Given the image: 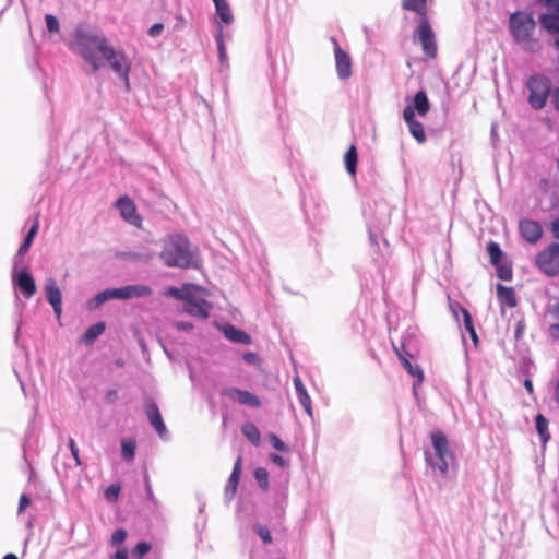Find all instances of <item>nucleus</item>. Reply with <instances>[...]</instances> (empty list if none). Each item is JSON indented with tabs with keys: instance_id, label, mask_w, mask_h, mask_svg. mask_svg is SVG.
<instances>
[{
	"instance_id": "f257e3e1",
	"label": "nucleus",
	"mask_w": 559,
	"mask_h": 559,
	"mask_svg": "<svg viewBox=\"0 0 559 559\" xmlns=\"http://www.w3.org/2000/svg\"><path fill=\"white\" fill-rule=\"evenodd\" d=\"M70 49L91 67L92 73L97 72L102 67L96 56V52H99L129 88L130 62L124 52L116 50L100 31L86 23H80L74 29Z\"/></svg>"
},
{
	"instance_id": "f03ea898",
	"label": "nucleus",
	"mask_w": 559,
	"mask_h": 559,
	"mask_svg": "<svg viewBox=\"0 0 559 559\" xmlns=\"http://www.w3.org/2000/svg\"><path fill=\"white\" fill-rule=\"evenodd\" d=\"M159 258L167 267L198 269L199 250L182 234H173L163 240Z\"/></svg>"
},
{
	"instance_id": "7ed1b4c3",
	"label": "nucleus",
	"mask_w": 559,
	"mask_h": 559,
	"mask_svg": "<svg viewBox=\"0 0 559 559\" xmlns=\"http://www.w3.org/2000/svg\"><path fill=\"white\" fill-rule=\"evenodd\" d=\"M508 28L513 43L524 51L534 53L540 49V41L534 36L536 22L532 13L523 11L511 13Z\"/></svg>"
},
{
	"instance_id": "20e7f679",
	"label": "nucleus",
	"mask_w": 559,
	"mask_h": 559,
	"mask_svg": "<svg viewBox=\"0 0 559 559\" xmlns=\"http://www.w3.org/2000/svg\"><path fill=\"white\" fill-rule=\"evenodd\" d=\"M391 213L392 206L384 200H377L364 210L370 245L381 254L379 241L382 240L384 248L388 247V241L382 238V233L390 225Z\"/></svg>"
},
{
	"instance_id": "39448f33",
	"label": "nucleus",
	"mask_w": 559,
	"mask_h": 559,
	"mask_svg": "<svg viewBox=\"0 0 559 559\" xmlns=\"http://www.w3.org/2000/svg\"><path fill=\"white\" fill-rule=\"evenodd\" d=\"M526 88L528 91L527 102L535 110L543 109L552 93L551 80L542 73L532 74L527 82Z\"/></svg>"
},
{
	"instance_id": "423d86ee",
	"label": "nucleus",
	"mask_w": 559,
	"mask_h": 559,
	"mask_svg": "<svg viewBox=\"0 0 559 559\" xmlns=\"http://www.w3.org/2000/svg\"><path fill=\"white\" fill-rule=\"evenodd\" d=\"M433 454L429 450H425L426 463L432 468L445 475L449 468L448 457L450 456L449 442L445 435L436 430L430 435Z\"/></svg>"
},
{
	"instance_id": "0eeeda50",
	"label": "nucleus",
	"mask_w": 559,
	"mask_h": 559,
	"mask_svg": "<svg viewBox=\"0 0 559 559\" xmlns=\"http://www.w3.org/2000/svg\"><path fill=\"white\" fill-rule=\"evenodd\" d=\"M169 294L175 298L185 301L183 311L186 313L200 319L209 318L213 306L206 299L197 296L192 292H183L176 287L170 288Z\"/></svg>"
},
{
	"instance_id": "6e6552de",
	"label": "nucleus",
	"mask_w": 559,
	"mask_h": 559,
	"mask_svg": "<svg viewBox=\"0 0 559 559\" xmlns=\"http://www.w3.org/2000/svg\"><path fill=\"white\" fill-rule=\"evenodd\" d=\"M536 267L549 277L559 274V243L551 242L535 257Z\"/></svg>"
},
{
	"instance_id": "1a4fd4ad",
	"label": "nucleus",
	"mask_w": 559,
	"mask_h": 559,
	"mask_svg": "<svg viewBox=\"0 0 559 559\" xmlns=\"http://www.w3.org/2000/svg\"><path fill=\"white\" fill-rule=\"evenodd\" d=\"M414 37L421 45L423 52L427 58L431 59L437 56L436 35L427 16L419 17Z\"/></svg>"
},
{
	"instance_id": "9d476101",
	"label": "nucleus",
	"mask_w": 559,
	"mask_h": 559,
	"mask_svg": "<svg viewBox=\"0 0 559 559\" xmlns=\"http://www.w3.org/2000/svg\"><path fill=\"white\" fill-rule=\"evenodd\" d=\"M12 284L24 298L29 299L36 293V284L27 267L20 271L12 270Z\"/></svg>"
},
{
	"instance_id": "9b49d317",
	"label": "nucleus",
	"mask_w": 559,
	"mask_h": 559,
	"mask_svg": "<svg viewBox=\"0 0 559 559\" xmlns=\"http://www.w3.org/2000/svg\"><path fill=\"white\" fill-rule=\"evenodd\" d=\"M519 233L526 242L535 245L543 236V227L537 221L522 218L519 222Z\"/></svg>"
},
{
	"instance_id": "f8f14e48",
	"label": "nucleus",
	"mask_w": 559,
	"mask_h": 559,
	"mask_svg": "<svg viewBox=\"0 0 559 559\" xmlns=\"http://www.w3.org/2000/svg\"><path fill=\"white\" fill-rule=\"evenodd\" d=\"M334 45V57L337 76L341 80H347L352 75V59L338 45L335 38H332Z\"/></svg>"
},
{
	"instance_id": "ddd939ff",
	"label": "nucleus",
	"mask_w": 559,
	"mask_h": 559,
	"mask_svg": "<svg viewBox=\"0 0 559 559\" xmlns=\"http://www.w3.org/2000/svg\"><path fill=\"white\" fill-rule=\"evenodd\" d=\"M403 118L408 127L409 133L418 142L424 143L426 141V133L424 126L418 121L414 114V108L406 106L403 110Z\"/></svg>"
},
{
	"instance_id": "4468645a",
	"label": "nucleus",
	"mask_w": 559,
	"mask_h": 559,
	"mask_svg": "<svg viewBox=\"0 0 559 559\" xmlns=\"http://www.w3.org/2000/svg\"><path fill=\"white\" fill-rule=\"evenodd\" d=\"M117 299L128 300L133 298H145L152 295V288L144 284L126 285L117 287Z\"/></svg>"
},
{
	"instance_id": "2eb2a0df",
	"label": "nucleus",
	"mask_w": 559,
	"mask_h": 559,
	"mask_svg": "<svg viewBox=\"0 0 559 559\" xmlns=\"http://www.w3.org/2000/svg\"><path fill=\"white\" fill-rule=\"evenodd\" d=\"M225 395L241 405H247L253 408H258L261 406L260 399L255 394L247 390L229 388L225 390Z\"/></svg>"
},
{
	"instance_id": "dca6fc26",
	"label": "nucleus",
	"mask_w": 559,
	"mask_h": 559,
	"mask_svg": "<svg viewBox=\"0 0 559 559\" xmlns=\"http://www.w3.org/2000/svg\"><path fill=\"white\" fill-rule=\"evenodd\" d=\"M46 299L53 309L57 318L62 313V294L53 278L47 280L45 284Z\"/></svg>"
},
{
	"instance_id": "f3484780",
	"label": "nucleus",
	"mask_w": 559,
	"mask_h": 559,
	"mask_svg": "<svg viewBox=\"0 0 559 559\" xmlns=\"http://www.w3.org/2000/svg\"><path fill=\"white\" fill-rule=\"evenodd\" d=\"M305 218L308 223H316L324 216V206L314 195L310 194L302 201Z\"/></svg>"
},
{
	"instance_id": "a211bd4d",
	"label": "nucleus",
	"mask_w": 559,
	"mask_h": 559,
	"mask_svg": "<svg viewBox=\"0 0 559 559\" xmlns=\"http://www.w3.org/2000/svg\"><path fill=\"white\" fill-rule=\"evenodd\" d=\"M540 26L549 34H556L554 46L559 51V14L558 13H542L538 17Z\"/></svg>"
},
{
	"instance_id": "6ab92c4d",
	"label": "nucleus",
	"mask_w": 559,
	"mask_h": 559,
	"mask_svg": "<svg viewBox=\"0 0 559 559\" xmlns=\"http://www.w3.org/2000/svg\"><path fill=\"white\" fill-rule=\"evenodd\" d=\"M121 216L130 224L138 225L140 217L136 214L135 205L128 197H120L116 202Z\"/></svg>"
},
{
	"instance_id": "aec40b11",
	"label": "nucleus",
	"mask_w": 559,
	"mask_h": 559,
	"mask_svg": "<svg viewBox=\"0 0 559 559\" xmlns=\"http://www.w3.org/2000/svg\"><path fill=\"white\" fill-rule=\"evenodd\" d=\"M293 383H294L296 395H297L299 403L304 407L307 415L312 418L313 417L312 401H311V397L308 394L307 389L304 385L300 377L296 376L293 379Z\"/></svg>"
},
{
	"instance_id": "412c9836",
	"label": "nucleus",
	"mask_w": 559,
	"mask_h": 559,
	"mask_svg": "<svg viewBox=\"0 0 559 559\" xmlns=\"http://www.w3.org/2000/svg\"><path fill=\"white\" fill-rule=\"evenodd\" d=\"M223 333L224 336L233 343L245 345L251 343V337L248 333L231 324L224 325Z\"/></svg>"
},
{
	"instance_id": "4be33fe9",
	"label": "nucleus",
	"mask_w": 559,
	"mask_h": 559,
	"mask_svg": "<svg viewBox=\"0 0 559 559\" xmlns=\"http://www.w3.org/2000/svg\"><path fill=\"white\" fill-rule=\"evenodd\" d=\"M111 299H117L116 288H107L97 293L92 299L87 301L86 306L90 311H94Z\"/></svg>"
},
{
	"instance_id": "5701e85b",
	"label": "nucleus",
	"mask_w": 559,
	"mask_h": 559,
	"mask_svg": "<svg viewBox=\"0 0 559 559\" xmlns=\"http://www.w3.org/2000/svg\"><path fill=\"white\" fill-rule=\"evenodd\" d=\"M497 297L502 307L514 308L516 306V297L512 287L497 284Z\"/></svg>"
},
{
	"instance_id": "b1692460",
	"label": "nucleus",
	"mask_w": 559,
	"mask_h": 559,
	"mask_svg": "<svg viewBox=\"0 0 559 559\" xmlns=\"http://www.w3.org/2000/svg\"><path fill=\"white\" fill-rule=\"evenodd\" d=\"M414 108V114L417 112L419 116H426L430 110V102L425 91H418L413 97V104L409 105Z\"/></svg>"
},
{
	"instance_id": "393cba45",
	"label": "nucleus",
	"mask_w": 559,
	"mask_h": 559,
	"mask_svg": "<svg viewBox=\"0 0 559 559\" xmlns=\"http://www.w3.org/2000/svg\"><path fill=\"white\" fill-rule=\"evenodd\" d=\"M39 229V221L38 217H36L29 227L26 236L23 239V242L20 245L17 251L20 252V255H25L27 251L29 250L31 246L34 242V239L38 233Z\"/></svg>"
},
{
	"instance_id": "a878e982",
	"label": "nucleus",
	"mask_w": 559,
	"mask_h": 559,
	"mask_svg": "<svg viewBox=\"0 0 559 559\" xmlns=\"http://www.w3.org/2000/svg\"><path fill=\"white\" fill-rule=\"evenodd\" d=\"M397 355H399V358L403 365V367L407 370V372L413 376V377H416L417 378V381L414 382L413 384V389H414V392H416V386L417 384H421L423 380H424V373H423V370L420 369V367L418 365H412L411 361L404 357L401 353H399L396 350Z\"/></svg>"
},
{
	"instance_id": "bb28decb",
	"label": "nucleus",
	"mask_w": 559,
	"mask_h": 559,
	"mask_svg": "<svg viewBox=\"0 0 559 559\" xmlns=\"http://www.w3.org/2000/svg\"><path fill=\"white\" fill-rule=\"evenodd\" d=\"M106 325L104 322H97L88 326L84 334L81 336V342L85 344H92L104 333Z\"/></svg>"
},
{
	"instance_id": "cd10ccee",
	"label": "nucleus",
	"mask_w": 559,
	"mask_h": 559,
	"mask_svg": "<svg viewBox=\"0 0 559 559\" xmlns=\"http://www.w3.org/2000/svg\"><path fill=\"white\" fill-rule=\"evenodd\" d=\"M548 419L540 413L535 416L536 431L540 438L543 444H546L550 440V433L548 431Z\"/></svg>"
},
{
	"instance_id": "c85d7f7f",
	"label": "nucleus",
	"mask_w": 559,
	"mask_h": 559,
	"mask_svg": "<svg viewBox=\"0 0 559 559\" xmlns=\"http://www.w3.org/2000/svg\"><path fill=\"white\" fill-rule=\"evenodd\" d=\"M216 16L221 22L225 24H230L234 21V15L231 13L230 7L226 0H222L214 3Z\"/></svg>"
},
{
	"instance_id": "c756f323",
	"label": "nucleus",
	"mask_w": 559,
	"mask_h": 559,
	"mask_svg": "<svg viewBox=\"0 0 559 559\" xmlns=\"http://www.w3.org/2000/svg\"><path fill=\"white\" fill-rule=\"evenodd\" d=\"M144 411H145V415L147 416V419L153 428L163 421V417L159 412V408L153 400H150L145 403Z\"/></svg>"
},
{
	"instance_id": "7c9ffc66",
	"label": "nucleus",
	"mask_w": 559,
	"mask_h": 559,
	"mask_svg": "<svg viewBox=\"0 0 559 559\" xmlns=\"http://www.w3.org/2000/svg\"><path fill=\"white\" fill-rule=\"evenodd\" d=\"M401 5L406 11L417 13L419 17L427 16V0H402Z\"/></svg>"
},
{
	"instance_id": "2f4dec72",
	"label": "nucleus",
	"mask_w": 559,
	"mask_h": 559,
	"mask_svg": "<svg viewBox=\"0 0 559 559\" xmlns=\"http://www.w3.org/2000/svg\"><path fill=\"white\" fill-rule=\"evenodd\" d=\"M241 432L253 445L260 444L261 433L253 423H246L242 425Z\"/></svg>"
},
{
	"instance_id": "473e14b6",
	"label": "nucleus",
	"mask_w": 559,
	"mask_h": 559,
	"mask_svg": "<svg viewBox=\"0 0 559 559\" xmlns=\"http://www.w3.org/2000/svg\"><path fill=\"white\" fill-rule=\"evenodd\" d=\"M136 449L135 439H126L121 440V455L126 462H131L134 460Z\"/></svg>"
},
{
	"instance_id": "72a5a7b5",
	"label": "nucleus",
	"mask_w": 559,
	"mask_h": 559,
	"mask_svg": "<svg viewBox=\"0 0 559 559\" xmlns=\"http://www.w3.org/2000/svg\"><path fill=\"white\" fill-rule=\"evenodd\" d=\"M461 310L463 314L464 330L469 334V337L472 338L474 345H477L479 340L474 326L473 318L467 309L462 308Z\"/></svg>"
},
{
	"instance_id": "f704fd0d",
	"label": "nucleus",
	"mask_w": 559,
	"mask_h": 559,
	"mask_svg": "<svg viewBox=\"0 0 559 559\" xmlns=\"http://www.w3.org/2000/svg\"><path fill=\"white\" fill-rule=\"evenodd\" d=\"M344 162H345L346 170L350 175H354L357 170V162H358L357 150L354 145H352L345 153Z\"/></svg>"
},
{
	"instance_id": "c9c22d12",
	"label": "nucleus",
	"mask_w": 559,
	"mask_h": 559,
	"mask_svg": "<svg viewBox=\"0 0 559 559\" xmlns=\"http://www.w3.org/2000/svg\"><path fill=\"white\" fill-rule=\"evenodd\" d=\"M487 252L492 265H498V263H501L503 251L501 250L499 243L490 241L487 246Z\"/></svg>"
},
{
	"instance_id": "e433bc0d",
	"label": "nucleus",
	"mask_w": 559,
	"mask_h": 559,
	"mask_svg": "<svg viewBox=\"0 0 559 559\" xmlns=\"http://www.w3.org/2000/svg\"><path fill=\"white\" fill-rule=\"evenodd\" d=\"M215 43H216V47H217V51H218L219 62L222 64H224L227 61V55H226V49H225V44H224V38H223V27L222 26L218 27V32L215 35Z\"/></svg>"
},
{
	"instance_id": "4c0bfd02",
	"label": "nucleus",
	"mask_w": 559,
	"mask_h": 559,
	"mask_svg": "<svg viewBox=\"0 0 559 559\" xmlns=\"http://www.w3.org/2000/svg\"><path fill=\"white\" fill-rule=\"evenodd\" d=\"M239 479L240 477L236 476V473L230 474L228 483L225 487V499L227 501H230L234 498L239 484Z\"/></svg>"
},
{
	"instance_id": "58836bf2",
	"label": "nucleus",
	"mask_w": 559,
	"mask_h": 559,
	"mask_svg": "<svg viewBox=\"0 0 559 559\" xmlns=\"http://www.w3.org/2000/svg\"><path fill=\"white\" fill-rule=\"evenodd\" d=\"M254 478L258 481L260 488L262 490H267L269 488V472L264 467H258L254 469Z\"/></svg>"
},
{
	"instance_id": "ea45409f",
	"label": "nucleus",
	"mask_w": 559,
	"mask_h": 559,
	"mask_svg": "<svg viewBox=\"0 0 559 559\" xmlns=\"http://www.w3.org/2000/svg\"><path fill=\"white\" fill-rule=\"evenodd\" d=\"M253 532L257 535H259V537L262 539L263 544L269 545L272 543L271 532L267 528V526L257 523L253 525Z\"/></svg>"
},
{
	"instance_id": "a19ab883",
	"label": "nucleus",
	"mask_w": 559,
	"mask_h": 559,
	"mask_svg": "<svg viewBox=\"0 0 559 559\" xmlns=\"http://www.w3.org/2000/svg\"><path fill=\"white\" fill-rule=\"evenodd\" d=\"M151 550V544L147 542H139L131 551L133 559H142Z\"/></svg>"
},
{
	"instance_id": "79ce46f5",
	"label": "nucleus",
	"mask_w": 559,
	"mask_h": 559,
	"mask_svg": "<svg viewBox=\"0 0 559 559\" xmlns=\"http://www.w3.org/2000/svg\"><path fill=\"white\" fill-rule=\"evenodd\" d=\"M267 438L275 450L284 453H288L290 451L289 447L275 433H270Z\"/></svg>"
},
{
	"instance_id": "37998d69",
	"label": "nucleus",
	"mask_w": 559,
	"mask_h": 559,
	"mask_svg": "<svg viewBox=\"0 0 559 559\" xmlns=\"http://www.w3.org/2000/svg\"><path fill=\"white\" fill-rule=\"evenodd\" d=\"M546 316L559 322V300H550L546 306Z\"/></svg>"
},
{
	"instance_id": "c03bdc74",
	"label": "nucleus",
	"mask_w": 559,
	"mask_h": 559,
	"mask_svg": "<svg viewBox=\"0 0 559 559\" xmlns=\"http://www.w3.org/2000/svg\"><path fill=\"white\" fill-rule=\"evenodd\" d=\"M497 271V276L501 281H511L512 280V269L511 266L502 263H498V265H493Z\"/></svg>"
},
{
	"instance_id": "a18cd8bd",
	"label": "nucleus",
	"mask_w": 559,
	"mask_h": 559,
	"mask_svg": "<svg viewBox=\"0 0 559 559\" xmlns=\"http://www.w3.org/2000/svg\"><path fill=\"white\" fill-rule=\"evenodd\" d=\"M127 255H129L133 260L148 262L150 260L153 259L154 252L151 250H145V251H139V252H129V253H127Z\"/></svg>"
},
{
	"instance_id": "49530a36",
	"label": "nucleus",
	"mask_w": 559,
	"mask_h": 559,
	"mask_svg": "<svg viewBox=\"0 0 559 559\" xmlns=\"http://www.w3.org/2000/svg\"><path fill=\"white\" fill-rule=\"evenodd\" d=\"M46 27L49 33L59 32L60 25L58 19L52 14L45 15Z\"/></svg>"
},
{
	"instance_id": "de8ad7c7",
	"label": "nucleus",
	"mask_w": 559,
	"mask_h": 559,
	"mask_svg": "<svg viewBox=\"0 0 559 559\" xmlns=\"http://www.w3.org/2000/svg\"><path fill=\"white\" fill-rule=\"evenodd\" d=\"M120 489H121L120 485H118V484H112V485L108 486L105 490V498L108 501H116L119 497Z\"/></svg>"
},
{
	"instance_id": "09e8293b",
	"label": "nucleus",
	"mask_w": 559,
	"mask_h": 559,
	"mask_svg": "<svg viewBox=\"0 0 559 559\" xmlns=\"http://www.w3.org/2000/svg\"><path fill=\"white\" fill-rule=\"evenodd\" d=\"M127 532L123 528L116 530L111 535V545L118 546L122 544L127 538Z\"/></svg>"
},
{
	"instance_id": "8fccbe9b",
	"label": "nucleus",
	"mask_w": 559,
	"mask_h": 559,
	"mask_svg": "<svg viewBox=\"0 0 559 559\" xmlns=\"http://www.w3.org/2000/svg\"><path fill=\"white\" fill-rule=\"evenodd\" d=\"M68 445H69L71 454H72V456H73V459L75 461V466H81L82 465V461L80 459L79 448H78L75 441L72 438L69 439Z\"/></svg>"
},
{
	"instance_id": "3c124183",
	"label": "nucleus",
	"mask_w": 559,
	"mask_h": 559,
	"mask_svg": "<svg viewBox=\"0 0 559 559\" xmlns=\"http://www.w3.org/2000/svg\"><path fill=\"white\" fill-rule=\"evenodd\" d=\"M154 429L163 441H169L170 436L164 420L159 425L155 426Z\"/></svg>"
},
{
	"instance_id": "603ef678",
	"label": "nucleus",
	"mask_w": 559,
	"mask_h": 559,
	"mask_svg": "<svg viewBox=\"0 0 559 559\" xmlns=\"http://www.w3.org/2000/svg\"><path fill=\"white\" fill-rule=\"evenodd\" d=\"M24 267H27L24 263V255H20V252L17 251L13 258V267L12 270L20 271Z\"/></svg>"
},
{
	"instance_id": "864d4df0",
	"label": "nucleus",
	"mask_w": 559,
	"mask_h": 559,
	"mask_svg": "<svg viewBox=\"0 0 559 559\" xmlns=\"http://www.w3.org/2000/svg\"><path fill=\"white\" fill-rule=\"evenodd\" d=\"M31 504V498L23 493L19 500L17 513L21 514Z\"/></svg>"
},
{
	"instance_id": "5fc2aeb1",
	"label": "nucleus",
	"mask_w": 559,
	"mask_h": 559,
	"mask_svg": "<svg viewBox=\"0 0 559 559\" xmlns=\"http://www.w3.org/2000/svg\"><path fill=\"white\" fill-rule=\"evenodd\" d=\"M548 335L552 341H559V322L549 325Z\"/></svg>"
},
{
	"instance_id": "6e6d98bb",
	"label": "nucleus",
	"mask_w": 559,
	"mask_h": 559,
	"mask_svg": "<svg viewBox=\"0 0 559 559\" xmlns=\"http://www.w3.org/2000/svg\"><path fill=\"white\" fill-rule=\"evenodd\" d=\"M163 29H164L163 23H155L150 27L147 33L151 37H157L162 34Z\"/></svg>"
},
{
	"instance_id": "4d7b16f0",
	"label": "nucleus",
	"mask_w": 559,
	"mask_h": 559,
	"mask_svg": "<svg viewBox=\"0 0 559 559\" xmlns=\"http://www.w3.org/2000/svg\"><path fill=\"white\" fill-rule=\"evenodd\" d=\"M270 461L280 467H285L287 465V461L282 455L277 454V453H271Z\"/></svg>"
},
{
	"instance_id": "13d9d810",
	"label": "nucleus",
	"mask_w": 559,
	"mask_h": 559,
	"mask_svg": "<svg viewBox=\"0 0 559 559\" xmlns=\"http://www.w3.org/2000/svg\"><path fill=\"white\" fill-rule=\"evenodd\" d=\"M524 330H525V322L523 320L518 321L515 330H514L515 340L522 338Z\"/></svg>"
},
{
	"instance_id": "bf43d9fd",
	"label": "nucleus",
	"mask_w": 559,
	"mask_h": 559,
	"mask_svg": "<svg viewBox=\"0 0 559 559\" xmlns=\"http://www.w3.org/2000/svg\"><path fill=\"white\" fill-rule=\"evenodd\" d=\"M551 104L554 108L559 111V86L554 87L551 93Z\"/></svg>"
},
{
	"instance_id": "052dcab7",
	"label": "nucleus",
	"mask_w": 559,
	"mask_h": 559,
	"mask_svg": "<svg viewBox=\"0 0 559 559\" xmlns=\"http://www.w3.org/2000/svg\"><path fill=\"white\" fill-rule=\"evenodd\" d=\"M243 360L248 364H255L258 361V355L252 352L243 354Z\"/></svg>"
},
{
	"instance_id": "680f3d73",
	"label": "nucleus",
	"mask_w": 559,
	"mask_h": 559,
	"mask_svg": "<svg viewBox=\"0 0 559 559\" xmlns=\"http://www.w3.org/2000/svg\"><path fill=\"white\" fill-rule=\"evenodd\" d=\"M552 236L559 240V217L551 222Z\"/></svg>"
},
{
	"instance_id": "e2e57ef3",
	"label": "nucleus",
	"mask_w": 559,
	"mask_h": 559,
	"mask_svg": "<svg viewBox=\"0 0 559 559\" xmlns=\"http://www.w3.org/2000/svg\"><path fill=\"white\" fill-rule=\"evenodd\" d=\"M540 3H544L549 9L559 11V0H542Z\"/></svg>"
},
{
	"instance_id": "0e129e2a",
	"label": "nucleus",
	"mask_w": 559,
	"mask_h": 559,
	"mask_svg": "<svg viewBox=\"0 0 559 559\" xmlns=\"http://www.w3.org/2000/svg\"><path fill=\"white\" fill-rule=\"evenodd\" d=\"M111 559H128V551L124 548L118 549Z\"/></svg>"
},
{
	"instance_id": "69168bd1",
	"label": "nucleus",
	"mask_w": 559,
	"mask_h": 559,
	"mask_svg": "<svg viewBox=\"0 0 559 559\" xmlns=\"http://www.w3.org/2000/svg\"><path fill=\"white\" fill-rule=\"evenodd\" d=\"M145 487H146L145 491H146L147 499L154 501V493H153L148 477H146V479H145Z\"/></svg>"
},
{
	"instance_id": "338daca9",
	"label": "nucleus",
	"mask_w": 559,
	"mask_h": 559,
	"mask_svg": "<svg viewBox=\"0 0 559 559\" xmlns=\"http://www.w3.org/2000/svg\"><path fill=\"white\" fill-rule=\"evenodd\" d=\"M236 473V476L240 477V474H241V459L238 457L237 461L235 462V465L233 467V471H231V474H235Z\"/></svg>"
},
{
	"instance_id": "774afa93",
	"label": "nucleus",
	"mask_w": 559,
	"mask_h": 559,
	"mask_svg": "<svg viewBox=\"0 0 559 559\" xmlns=\"http://www.w3.org/2000/svg\"><path fill=\"white\" fill-rule=\"evenodd\" d=\"M176 326L178 330H181V331H189L192 329V324L191 323H188V322H177L176 323Z\"/></svg>"
}]
</instances>
